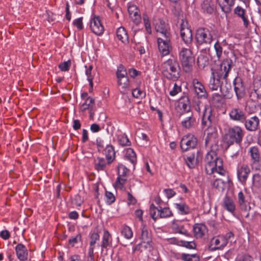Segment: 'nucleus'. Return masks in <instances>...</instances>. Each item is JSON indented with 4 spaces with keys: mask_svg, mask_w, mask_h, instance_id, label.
Instances as JSON below:
<instances>
[{
    "mask_svg": "<svg viewBox=\"0 0 261 261\" xmlns=\"http://www.w3.org/2000/svg\"><path fill=\"white\" fill-rule=\"evenodd\" d=\"M161 71L166 79L176 81L181 75V69L177 60L175 58H170L162 63Z\"/></svg>",
    "mask_w": 261,
    "mask_h": 261,
    "instance_id": "f257e3e1",
    "label": "nucleus"
},
{
    "mask_svg": "<svg viewBox=\"0 0 261 261\" xmlns=\"http://www.w3.org/2000/svg\"><path fill=\"white\" fill-rule=\"evenodd\" d=\"M244 133L243 129L239 126H234L228 128L223 137V142L227 147L234 143L240 144L242 141Z\"/></svg>",
    "mask_w": 261,
    "mask_h": 261,
    "instance_id": "f03ea898",
    "label": "nucleus"
},
{
    "mask_svg": "<svg viewBox=\"0 0 261 261\" xmlns=\"http://www.w3.org/2000/svg\"><path fill=\"white\" fill-rule=\"evenodd\" d=\"M179 56L184 70L189 72L195 62L192 51L188 48H182Z\"/></svg>",
    "mask_w": 261,
    "mask_h": 261,
    "instance_id": "7ed1b4c3",
    "label": "nucleus"
},
{
    "mask_svg": "<svg viewBox=\"0 0 261 261\" xmlns=\"http://www.w3.org/2000/svg\"><path fill=\"white\" fill-rule=\"evenodd\" d=\"M232 65V60L229 58H226L223 60L215 72L217 76L221 77L225 81L226 84L227 83L228 76L231 70Z\"/></svg>",
    "mask_w": 261,
    "mask_h": 261,
    "instance_id": "20e7f679",
    "label": "nucleus"
},
{
    "mask_svg": "<svg viewBox=\"0 0 261 261\" xmlns=\"http://www.w3.org/2000/svg\"><path fill=\"white\" fill-rule=\"evenodd\" d=\"M195 38L198 45L210 44L213 41L211 32L205 28H200L196 30Z\"/></svg>",
    "mask_w": 261,
    "mask_h": 261,
    "instance_id": "39448f33",
    "label": "nucleus"
},
{
    "mask_svg": "<svg viewBox=\"0 0 261 261\" xmlns=\"http://www.w3.org/2000/svg\"><path fill=\"white\" fill-rule=\"evenodd\" d=\"M221 79L222 78L217 76L215 72L213 71L211 73L208 86L212 90H217L218 88H220L221 93L225 96H227V94L229 93L230 89V86L229 85V88H227L221 85Z\"/></svg>",
    "mask_w": 261,
    "mask_h": 261,
    "instance_id": "423d86ee",
    "label": "nucleus"
},
{
    "mask_svg": "<svg viewBox=\"0 0 261 261\" xmlns=\"http://www.w3.org/2000/svg\"><path fill=\"white\" fill-rule=\"evenodd\" d=\"M186 164L190 169L195 168L202 158V154L198 149L194 150L191 153L183 155Z\"/></svg>",
    "mask_w": 261,
    "mask_h": 261,
    "instance_id": "0eeeda50",
    "label": "nucleus"
},
{
    "mask_svg": "<svg viewBox=\"0 0 261 261\" xmlns=\"http://www.w3.org/2000/svg\"><path fill=\"white\" fill-rule=\"evenodd\" d=\"M197 138L191 134L184 136L180 142V146L182 151L195 149L197 145Z\"/></svg>",
    "mask_w": 261,
    "mask_h": 261,
    "instance_id": "6e6552de",
    "label": "nucleus"
},
{
    "mask_svg": "<svg viewBox=\"0 0 261 261\" xmlns=\"http://www.w3.org/2000/svg\"><path fill=\"white\" fill-rule=\"evenodd\" d=\"M180 32L182 40L185 44L187 45L191 44L193 39L192 33L187 20L181 19L180 23Z\"/></svg>",
    "mask_w": 261,
    "mask_h": 261,
    "instance_id": "1a4fd4ad",
    "label": "nucleus"
},
{
    "mask_svg": "<svg viewBox=\"0 0 261 261\" xmlns=\"http://www.w3.org/2000/svg\"><path fill=\"white\" fill-rule=\"evenodd\" d=\"M205 170L207 174L212 176L215 172L220 175H224L225 171L223 168L222 160H218V161L212 163H205Z\"/></svg>",
    "mask_w": 261,
    "mask_h": 261,
    "instance_id": "9d476101",
    "label": "nucleus"
},
{
    "mask_svg": "<svg viewBox=\"0 0 261 261\" xmlns=\"http://www.w3.org/2000/svg\"><path fill=\"white\" fill-rule=\"evenodd\" d=\"M250 98L252 101L261 100V77H255L253 81L250 93Z\"/></svg>",
    "mask_w": 261,
    "mask_h": 261,
    "instance_id": "9b49d317",
    "label": "nucleus"
},
{
    "mask_svg": "<svg viewBox=\"0 0 261 261\" xmlns=\"http://www.w3.org/2000/svg\"><path fill=\"white\" fill-rule=\"evenodd\" d=\"M170 36H162L158 38L159 49L163 56L169 55L171 49Z\"/></svg>",
    "mask_w": 261,
    "mask_h": 261,
    "instance_id": "f8f14e48",
    "label": "nucleus"
},
{
    "mask_svg": "<svg viewBox=\"0 0 261 261\" xmlns=\"http://www.w3.org/2000/svg\"><path fill=\"white\" fill-rule=\"evenodd\" d=\"M247 115L244 110L238 107L232 108L229 112V116L231 120L240 123L245 121Z\"/></svg>",
    "mask_w": 261,
    "mask_h": 261,
    "instance_id": "ddd939ff",
    "label": "nucleus"
},
{
    "mask_svg": "<svg viewBox=\"0 0 261 261\" xmlns=\"http://www.w3.org/2000/svg\"><path fill=\"white\" fill-rule=\"evenodd\" d=\"M251 172L249 166L245 164L239 165L237 167V177L239 181L243 185H245Z\"/></svg>",
    "mask_w": 261,
    "mask_h": 261,
    "instance_id": "4468645a",
    "label": "nucleus"
},
{
    "mask_svg": "<svg viewBox=\"0 0 261 261\" xmlns=\"http://www.w3.org/2000/svg\"><path fill=\"white\" fill-rule=\"evenodd\" d=\"M192 85L195 95L198 98H206L208 96L207 92L204 85L197 79H193Z\"/></svg>",
    "mask_w": 261,
    "mask_h": 261,
    "instance_id": "2eb2a0df",
    "label": "nucleus"
},
{
    "mask_svg": "<svg viewBox=\"0 0 261 261\" xmlns=\"http://www.w3.org/2000/svg\"><path fill=\"white\" fill-rule=\"evenodd\" d=\"M181 117H182L181 124L185 128L189 129L194 127L196 125V120L192 112L182 113L181 114Z\"/></svg>",
    "mask_w": 261,
    "mask_h": 261,
    "instance_id": "dca6fc26",
    "label": "nucleus"
},
{
    "mask_svg": "<svg viewBox=\"0 0 261 261\" xmlns=\"http://www.w3.org/2000/svg\"><path fill=\"white\" fill-rule=\"evenodd\" d=\"M206 137L205 138V145L207 146H212L218 142V133L215 126L206 127L205 129Z\"/></svg>",
    "mask_w": 261,
    "mask_h": 261,
    "instance_id": "f3484780",
    "label": "nucleus"
},
{
    "mask_svg": "<svg viewBox=\"0 0 261 261\" xmlns=\"http://www.w3.org/2000/svg\"><path fill=\"white\" fill-rule=\"evenodd\" d=\"M214 119L215 116L212 114L211 108L204 106V112L201 123L202 128L214 126L213 124Z\"/></svg>",
    "mask_w": 261,
    "mask_h": 261,
    "instance_id": "a211bd4d",
    "label": "nucleus"
},
{
    "mask_svg": "<svg viewBox=\"0 0 261 261\" xmlns=\"http://www.w3.org/2000/svg\"><path fill=\"white\" fill-rule=\"evenodd\" d=\"M154 25L156 32L161 33L162 36H171L169 25L163 19L160 18L154 19Z\"/></svg>",
    "mask_w": 261,
    "mask_h": 261,
    "instance_id": "6ab92c4d",
    "label": "nucleus"
},
{
    "mask_svg": "<svg viewBox=\"0 0 261 261\" xmlns=\"http://www.w3.org/2000/svg\"><path fill=\"white\" fill-rule=\"evenodd\" d=\"M226 245L227 242L223 238V236H219L211 239L209 248L212 251L222 250Z\"/></svg>",
    "mask_w": 261,
    "mask_h": 261,
    "instance_id": "aec40b11",
    "label": "nucleus"
},
{
    "mask_svg": "<svg viewBox=\"0 0 261 261\" xmlns=\"http://www.w3.org/2000/svg\"><path fill=\"white\" fill-rule=\"evenodd\" d=\"M90 27L91 31L97 36L101 35L105 30L104 27L97 16H94L91 19Z\"/></svg>",
    "mask_w": 261,
    "mask_h": 261,
    "instance_id": "412c9836",
    "label": "nucleus"
},
{
    "mask_svg": "<svg viewBox=\"0 0 261 261\" xmlns=\"http://www.w3.org/2000/svg\"><path fill=\"white\" fill-rule=\"evenodd\" d=\"M243 123L247 130L253 132L257 129L259 123V120L256 116L248 118V115H247L245 121Z\"/></svg>",
    "mask_w": 261,
    "mask_h": 261,
    "instance_id": "4be33fe9",
    "label": "nucleus"
},
{
    "mask_svg": "<svg viewBox=\"0 0 261 261\" xmlns=\"http://www.w3.org/2000/svg\"><path fill=\"white\" fill-rule=\"evenodd\" d=\"M15 251L17 258L20 261L28 260L29 252L27 247L22 244L19 243L15 247Z\"/></svg>",
    "mask_w": 261,
    "mask_h": 261,
    "instance_id": "5701e85b",
    "label": "nucleus"
},
{
    "mask_svg": "<svg viewBox=\"0 0 261 261\" xmlns=\"http://www.w3.org/2000/svg\"><path fill=\"white\" fill-rule=\"evenodd\" d=\"M234 90L238 99L243 97L245 93V87L243 84L242 79L237 77L233 81Z\"/></svg>",
    "mask_w": 261,
    "mask_h": 261,
    "instance_id": "b1692460",
    "label": "nucleus"
},
{
    "mask_svg": "<svg viewBox=\"0 0 261 261\" xmlns=\"http://www.w3.org/2000/svg\"><path fill=\"white\" fill-rule=\"evenodd\" d=\"M141 239L142 242L146 243L147 246L145 247L152 248V238L151 233L148 231V228L145 225H142L141 226Z\"/></svg>",
    "mask_w": 261,
    "mask_h": 261,
    "instance_id": "393cba45",
    "label": "nucleus"
},
{
    "mask_svg": "<svg viewBox=\"0 0 261 261\" xmlns=\"http://www.w3.org/2000/svg\"><path fill=\"white\" fill-rule=\"evenodd\" d=\"M230 183L231 181L228 177H227L226 180L219 178L214 179L213 181L212 180L213 187L222 192L226 188H228L230 186Z\"/></svg>",
    "mask_w": 261,
    "mask_h": 261,
    "instance_id": "a878e982",
    "label": "nucleus"
},
{
    "mask_svg": "<svg viewBox=\"0 0 261 261\" xmlns=\"http://www.w3.org/2000/svg\"><path fill=\"white\" fill-rule=\"evenodd\" d=\"M112 163H109V160H107L103 157H97L94 159V167L95 169L99 171H104L106 169L108 166L110 165Z\"/></svg>",
    "mask_w": 261,
    "mask_h": 261,
    "instance_id": "bb28decb",
    "label": "nucleus"
},
{
    "mask_svg": "<svg viewBox=\"0 0 261 261\" xmlns=\"http://www.w3.org/2000/svg\"><path fill=\"white\" fill-rule=\"evenodd\" d=\"M222 206L224 209L231 214H233L236 210V205L233 199L226 195L223 200Z\"/></svg>",
    "mask_w": 261,
    "mask_h": 261,
    "instance_id": "cd10ccee",
    "label": "nucleus"
},
{
    "mask_svg": "<svg viewBox=\"0 0 261 261\" xmlns=\"http://www.w3.org/2000/svg\"><path fill=\"white\" fill-rule=\"evenodd\" d=\"M128 12L130 18L135 23L137 24L140 22L141 20L140 10L136 5L129 6L128 7Z\"/></svg>",
    "mask_w": 261,
    "mask_h": 261,
    "instance_id": "c85d7f7f",
    "label": "nucleus"
},
{
    "mask_svg": "<svg viewBox=\"0 0 261 261\" xmlns=\"http://www.w3.org/2000/svg\"><path fill=\"white\" fill-rule=\"evenodd\" d=\"M234 13L242 19L244 27L247 28L249 22L246 14V10L241 6H238L234 9Z\"/></svg>",
    "mask_w": 261,
    "mask_h": 261,
    "instance_id": "c756f323",
    "label": "nucleus"
},
{
    "mask_svg": "<svg viewBox=\"0 0 261 261\" xmlns=\"http://www.w3.org/2000/svg\"><path fill=\"white\" fill-rule=\"evenodd\" d=\"M201 8L203 13L211 14L215 10V3L213 0H203L201 4Z\"/></svg>",
    "mask_w": 261,
    "mask_h": 261,
    "instance_id": "7c9ffc66",
    "label": "nucleus"
},
{
    "mask_svg": "<svg viewBox=\"0 0 261 261\" xmlns=\"http://www.w3.org/2000/svg\"><path fill=\"white\" fill-rule=\"evenodd\" d=\"M103 154H105L107 160L109 163H112L115 159L116 152L114 147L111 144H107L103 149Z\"/></svg>",
    "mask_w": 261,
    "mask_h": 261,
    "instance_id": "2f4dec72",
    "label": "nucleus"
},
{
    "mask_svg": "<svg viewBox=\"0 0 261 261\" xmlns=\"http://www.w3.org/2000/svg\"><path fill=\"white\" fill-rule=\"evenodd\" d=\"M236 1V0H218L222 11L225 13L230 12Z\"/></svg>",
    "mask_w": 261,
    "mask_h": 261,
    "instance_id": "473e14b6",
    "label": "nucleus"
},
{
    "mask_svg": "<svg viewBox=\"0 0 261 261\" xmlns=\"http://www.w3.org/2000/svg\"><path fill=\"white\" fill-rule=\"evenodd\" d=\"M206 226L202 223L195 224L193 226V231L196 238H201L207 232Z\"/></svg>",
    "mask_w": 261,
    "mask_h": 261,
    "instance_id": "72a5a7b5",
    "label": "nucleus"
},
{
    "mask_svg": "<svg viewBox=\"0 0 261 261\" xmlns=\"http://www.w3.org/2000/svg\"><path fill=\"white\" fill-rule=\"evenodd\" d=\"M112 238L111 234L107 230H105L102 238L101 247L102 249H108L112 246Z\"/></svg>",
    "mask_w": 261,
    "mask_h": 261,
    "instance_id": "f704fd0d",
    "label": "nucleus"
},
{
    "mask_svg": "<svg viewBox=\"0 0 261 261\" xmlns=\"http://www.w3.org/2000/svg\"><path fill=\"white\" fill-rule=\"evenodd\" d=\"M117 38L122 43L126 44L128 42V35L124 28H119L116 32Z\"/></svg>",
    "mask_w": 261,
    "mask_h": 261,
    "instance_id": "c9c22d12",
    "label": "nucleus"
},
{
    "mask_svg": "<svg viewBox=\"0 0 261 261\" xmlns=\"http://www.w3.org/2000/svg\"><path fill=\"white\" fill-rule=\"evenodd\" d=\"M175 208L179 214L185 215L190 213L191 210L189 206L185 202H181L174 204Z\"/></svg>",
    "mask_w": 261,
    "mask_h": 261,
    "instance_id": "e433bc0d",
    "label": "nucleus"
},
{
    "mask_svg": "<svg viewBox=\"0 0 261 261\" xmlns=\"http://www.w3.org/2000/svg\"><path fill=\"white\" fill-rule=\"evenodd\" d=\"M249 152L253 160L252 166L254 167L257 163L259 162L260 160V153L258 148L255 146L251 147L249 149Z\"/></svg>",
    "mask_w": 261,
    "mask_h": 261,
    "instance_id": "4c0bfd02",
    "label": "nucleus"
},
{
    "mask_svg": "<svg viewBox=\"0 0 261 261\" xmlns=\"http://www.w3.org/2000/svg\"><path fill=\"white\" fill-rule=\"evenodd\" d=\"M171 228L176 232L188 235V231L184 228V226L177 220H173L172 222Z\"/></svg>",
    "mask_w": 261,
    "mask_h": 261,
    "instance_id": "58836bf2",
    "label": "nucleus"
},
{
    "mask_svg": "<svg viewBox=\"0 0 261 261\" xmlns=\"http://www.w3.org/2000/svg\"><path fill=\"white\" fill-rule=\"evenodd\" d=\"M94 105V99L91 97H88L85 100L84 102L81 106V111H85L86 110L92 109Z\"/></svg>",
    "mask_w": 261,
    "mask_h": 261,
    "instance_id": "ea45409f",
    "label": "nucleus"
},
{
    "mask_svg": "<svg viewBox=\"0 0 261 261\" xmlns=\"http://www.w3.org/2000/svg\"><path fill=\"white\" fill-rule=\"evenodd\" d=\"M178 107L184 111L183 113L191 112L190 111V102L188 97L181 98L179 102Z\"/></svg>",
    "mask_w": 261,
    "mask_h": 261,
    "instance_id": "a19ab883",
    "label": "nucleus"
},
{
    "mask_svg": "<svg viewBox=\"0 0 261 261\" xmlns=\"http://www.w3.org/2000/svg\"><path fill=\"white\" fill-rule=\"evenodd\" d=\"M125 157L126 159L129 161L134 165L137 162L136 154L135 151L132 148L126 149Z\"/></svg>",
    "mask_w": 261,
    "mask_h": 261,
    "instance_id": "79ce46f5",
    "label": "nucleus"
},
{
    "mask_svg": "<svg viewBox=\"0 0 261 261\" xmlns=\"http://www.w3.org/2000/svg\"><path fill=\"white\" fill-rule=\"evenodd\" d=\"M157 211L159 214V217L161 218H166L173 215L169 207L162 208L160 206V208H157Z\"/></svg>",
    "mask_w": 261,
    "mask_h": 261,
    "instance_id": "37998d69",
    "label": "nucleus"
},
{
    "mask_svg": "<svg viewBox=\"0 0 261 261\" xmlns=\"http://www.w3.org/2000/svg\"><path fill=\"white\" fill-rule=\"evenodd\" d=\"M118 144L121 146H128L131 145V142L125 134L119 135L117 137Z\"/></svg>",
    "mask_w": 261,
    "mask_h": 261,
    "instance_id": "c03bdc74",
    "label": "nucleus"
},
{
    "mask_svg": "<svg viewBox=\"0 0 261 261\" xmlns=\"http://www.w3.org/2000/svg\"><path fill=\"white\" fill-rule=\"evenodd\" d=\"M218 160H222L221 159L217 156L216 153L214 151H209L205 156V163H212L217 162Z\"/></svg>",
    "mask_w": 261,
    "mask_h": 261,
    "instance_id": "a18cd8bd",
    "label": "nucleus"
},
{
    "mask_svg": "<svg viewBox=\"0 0 261 261\" xmlns=\"http://www.w3.org/2000/svg\"><path fill=\"white\" fill-rule=\"evenodd\" d=\"M180 258L182 261H199V257L196 254L181 253Z\"/></svg>",
    "mask_w": 261,
    "mask_h": 261,
    "instance_id": "49530a36",
    "label": "nucleus"
},
{
    "mask_svg": "<svg viewBox=\"0 0 261 261\" xmlns=\"http://www.w3.org/2000/svg\"><path fill=\"white\" fill-rule=\"evenodd\" d=\"M121 234L126 239H130L133 236V232L132 229L126 225L122 226L121 230Z\"/></svg>",
    "mask_w": 261,
    "mask_h": 261,
    "instance_id": "de8ad7c7",
    "label": "nucleus"
},
{
    "mask_svg": "<svg viewBox=\"0 0 261 261\" xmlns=\"http://www.w3.org/2000/svg\"><path fill=\"white\" fill-rule=\"evenodd\" d=\"M129 170L123 165L119 164L117 166L118 177L126 178Z\"/></svg>",
    "mask_w": 261,
    "mask_h": 261,
    "instance_id": "09e8293b",
    "label": "nucleus"
},
{
    "mask_svg": "<svg viewBox=\"0 0 261 261\" xmlns=\"http://www.w3.org/2000/svg\"><path fill=\"white\" fill-rule=\"evenodd\" d=\"M126 181L127 179L126 178L118 177L115 182V189H119L121 191H124L125 188L124 186L126 182Z\"/></svg>",
    "mask_w": 261,
    "mask_h": 261,
    "instance_id": "8fccbe9b",
    "label": "nucleus"
},
{
    "mask_svg": "<svg viewBox=\"0 0 261 261\" xmlns=\"http://www.w3.org/2000/svg\"><path fill=\"white\" fill-rule=\"evenodd\" d=\"M133 96L136 98H143L145 97L146 94L140 88H136L132 90Z\"/></svg>",
    "mask_w": 261,
    "mask_h": 261,
    "instance_id": "3c124183",
    "label": "nucleus"
},
{
    "mask_svg": "<svg viewBox=\"0 0 261 261\" xmlns=\"http://www.w3.org/2000/svg\"><path fill=\"white\" fill-rule=\"evenodd\" d=\"M85 67L87 68L86 70V74L87 76V80L89 82V84L91 88L93 87V76L91 75L92 70L93 69V66L92 65H90L88 68H87V66H85Z\"/></svg>",
    "mask_w": 261,
    "mask_h": 261,
    "instance_id": "603ef678",
    "label": "nucleus"
},
{
    "mask_svg": "<svg viewBox=\"0 0 261 261\" xmlns=\"http://www.w3.org/2000/svg\"><path fill=\"white\" fill-rule=\"evenodd\" d=\"M105 197L106 202L109 205L112 204L115 201V197L112 192L106 191L105 193Z\"/></svg>",
    "mask_w": 261,
    "mask_h": 261,
    "instance_id": "864d4df0",
    "label": "nucleus"
},
{
    "mask_svg": "<svg viewBox=\"0 0 261 261\" xmlns=\"http://www.w3.org/2000/svg\"><path fill=\"white\" fill-rule=\"evenodd\" d=\"M118 84L122 89H125L129 87V80L128 77L118 79Z\"/></svg>",
    "mask_w": 261,
    "mask_h": 261,
    "instance_id": "5fc2aeb1",
    "label": "nucleus"
},
{
    "mask_svg": "<svg viewBox=\"0 0 261 261\" xmlns=\"http://www.w3.org/2000/svg\"><path fill=\"white\" fill-rule=\"evenodd\" d=\"M143 22L146 32L150 34L151 33L150 22L148 17L146 15L143 16Z\"/></svg>",
    "mask_w": 261,
    "mask_h": 261,
    "instance_id": "6e6d98bb",
    "label": "nucleus"
},
{
    "mask_svg": "<svg viewBox=\"0 0 261 261\" xmlns=\"http://www.w3.org/2000/svg\"><path fill=\"white\" fill-rule=\"evenodd\" d=\"M117 79L124 78L127 77L126 70L123 66H120L117 71Z\"/></svg>",
    "mask_w": 261,
    "mask_h": 261,
    "instance_id": "4d7b16f0",
    "label": "nucleus"
},
{
    "mask_svg": "<svg viewBox=\"0 0 261 261\" xmlns=\"http://www.w3.org/2000/svg\"><path fill=\"white\" fill-rule=\"evenodd\" d=\"M70 66L71 61L68 60L59 64V68L62 71H67L69 70Z\"/></svg>",
    "mask_w": 261,
    "mask_h": 261,
    "instance_id": "13d9d810",
    "label": "nucleus"
},
{
    "mask_svg": "<svg viewBox=\"0 0 261 261\" xmlns=\"http://www.w3.org/2000/svg\"><path fill=\"white\" fill-rule=\"evenodd\" d=\"M214 48L216 53L218 59H219L222 54V47L220 45L218 41L215 43Z\"/></svg>",
    "mask_w": 261,
    "mask_h": 261,
    "instance_id": "bf43d9fd",
    "label": "nucleus"
},
{
    "mask_svg": "<svg viewBox=\"0 0 261 261\" xmlns=\"http://www.w3.org/2000/svg\"><path fill=\"white\" fill-rule=\"evenodd\" d=\"M73 24L75 26L78 30H82L83 29V17H80L74 20Z\"/></svg>",
    "mask_w": 261,
    "mask_h": 261,
    "instance_id": "052dcab7",
    "label": "nucleus"
},
{
    "mask_svg": "<svg viewBox=\"0 0 261 261\" xmlns=\"http://www.w3.org/2000/svg\"><path fill=\"white\" fill-rule=\"evenodd\" d=\"M181 90V87L179 86H178L176 83H175L174 85L173 88L172 90H171L169 92V94L172 96H174L177 95L178 93H179Z\"/></svg>",
    "mask_w": 261,
    "mask_h": 261,
    "instance_id": "680f3d73",
    "label": "nucleus"
},
{
    "mask_svg": "<svg viewBox=\"0 0 261 261\" xmlns=\"http://www.w3.org/2000/svg\"><path fill=\"white\" fill-rule=\"evenodd\" d=\"M81 235L79 233L75 237H71L69 239L68 242L69 244L72 245L73 246L75 244H76L79 241L81 240Z\"/></svg>",
    "mask_w": 261,
    "mask_h": 261,
    "instance_id": "e2e57ef3",
    "label": "nucleus"
},
{
    "mask_svg": "<svg viewBox=\"0 0 261 261\" xmlns=\"http://www.w3.org/2000/svg\"><path fill=\"white\" fill-rule=\"evenodd\" d=\"M91 241L90 243V246L94 247V245L96 243V241L99 239V236L97 233H93L91 236Z\"/></svg>",
    "mask_w": 261,
    "mask_h": 261,
    "instance_id": "0e129e2a",
    "label": "nucleus"
},
{
    "mask_svg": "<svg viewBox=\"0 0 261 261\" xmlns=\"http://www.w3.org/2000/svg\"><path fill=\"white\" fill-rule=\"evenodd\" d=\"M261 175L259 173H256L253 175L252 176V184L255 186H257L259 185Z\"/></svg>",
    "mask_w": 261,
    "mask_h": 261,
    "instance_id": "69168bd1",
    "label": "nucleus"
},
{
    "mask_svg": "<svg viewBox=\"0 0 261 261\" xmlns=\"http://www.w3.org/2000/svg\"><path fill=\"white\" fill-rule=\"evenodd\" d=\"M164 193L168 199L171 198L176 195V192L172 189H165L164 190Z\"/></svg>",
    "mask_w": 261,
    "mask_h": 261,
    "instance_id": "338daca9",
    "label": "nucleus"
},
{
    "mask_svg": "<svg viewBox=\"0 0 261 261\" xmlns=\"http://www.w3.org/2000/svg\"><path fill=\"white\" fill-rule=\"evenodd\" d=\"M182 246L188 249H194L196 248V244L193 242L181 241Z\"/></svg>",
    "mask_w": 261,
    "mask_h": 261,
    "instance_id": "774afa93",
    "label": "nucleus"
}]
</instances>
